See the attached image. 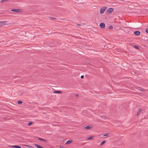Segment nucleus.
Here are the masks:
<instances>
[{
	"label": "nucleus",
	"instance_id": "obj_1",
	"mask_svg": "<svg viewBox=\"0 0 148 148\" xmlns=\"http://www.w3.org/2000/svg\"><path fill=\"white\" fill-rule=\"evenodd\" d=\"M9 21H0V23L1 24L0 25V26L2 27L4 25H8L9 24V23H8V22Z\"/></svg>",
	"mask_w": 148,
	"mask_h": 148
},
{
	"label": "nucleus",
	"instance_id": "obj_2",
	"mask_svg": "<svg viewBox=\"0 0 148 148\" xmlns=\"http://www.w3.org/2000/svg\"><path fill=\"white\" fill-rule=\"evenodd\" d=\"M107 8L105 6L103 7L100 10V13L101 14H103L105 10Z\"/></svg>",
	"mask_w": 148,
	"mask_h": 148
},
{
	"label": "nucleus",
	"instance_id": "obj_3",
	"mask_svg": "<svg viewBox=\"0 0 148 148\" xmlns=\"http://www.w3.org/2000/svg\"><path fill=\"white\" fill-rule=\"evenodd\" d=\"M114 11V9L112 8H110L107 10V12L108 13H111Z\"/></svg>",
	"mask_w": 148,
	"mask_h": 148
},
{
	"label": "nucleus",
	"instance_id": "obj_4",
	"mask_svg": "<svg viewBox=\"0 0 148 148\" xmlns=\"http://www.w3.org/2000/svg\"><path fill=\"white\" fill-rule=\"evenodd\" d=\"M99 26L101 28L103 29L105 27V25L104 23H101L100 24Z\"/></svg>",
	"mask_w": 148,
	"mask_h": 148
},
{
	"label": "nucleus",
	"instance_id": "obj_5",
	"mask_svg": "<svg viewBox=\"0 0 148 148\" xmlns=\"http://www.w3.org/2000/svg\"><path fill=\"white\" fill-rule=\"evenodd\" d=\"M11 11L12 12H20V9H13L11 10Z\"/></svg>",
	"mask_w": 148,
	"mask_h": 148
},
{
	"label": "nucleus",
	"instance_id": "obj_6",
	"mask_svg": "<svg viewBox=\"0 0 148 148\" xmlns=\"http://www.w3.org/2000/svg\"><path fill=\"white\" fill-rule=\"evenodd\" d=\"M12 147H14L16 148H21V147L19 145H15L11 146Z\"/></svg>",
	"mask_w": 148,
	"mask_h": 148
},
{
	"label": "nucleus",
	"instance_id": "obj_7",
	"mask_svg": "<svg viewBox=\"0 0 148 148\" xmlns=\"http://www.w3.org/2000/svg\"><path fill=\"white\" fill-rule=\"evenodd\" d=\"M140 32L138 31H135L134 32V34L136 35H139L140 34Z\"/></svg>",
	"mask_w": 148,
	"mask_h": 148
},
{
	"label": "nucleus",
	"instance_id": "obj_8",
	"mask_svg": "<svg viewBox=\"0 0 148 148\" xmlns=\"http://www.w3.org/2000/svg\"><path fill=\"white\" fill-rule=\"evenodd\" d=\"M35 145L38 148H44L43 147L40 146L37 144H35Z\"/></svg>",
	"mask_w": 148,
	"mask_h": 148
},
{
	"label": "nucleus",
	"instance_id": "obj_9",
	"mask_svg": "<svg viewBox=\"0 0 148 148\" xmlns=\"http://www.w3.org/2000/svg\"><path fill=\"white\" fill-rule=\"evenodd\" d=\"M38 139L42 141L45 142H46L47 141L45 139H43V138H39Z\"/></svg>",
	"mask_w": 148,
	"mask_h": 148
},
{
	"label": "nucleus",
	"instance_id": "obj_10",
	"mask_svg": "<svg viewBox=\"0 0 148 148\" xmlns=\"http://www.w3.org/2000/svg\"><path fill=\"white\" fill-rule=\"evenodd\" d=\"M106 142V141L105 140H103L101 143L100 145H103Z\"/></svg>",
	"mask_w": 148,
	"mask_h": 148
},
{
	"label": "nucleus",
	"instance_id": "obj_11",
	"mask_svg": "<svg viewBox=\"0 0 148 148\" xmlns=\"http://www.w3.org/2000/svg\"><path fill=\"white\" fill-rule=\"evenodd\" d=\"M72 142L71 140H68L65 143V144L67 145L70 143Z\"/></svg>",
	"mask_w": 148,
	"mask_h": 148
},
{
	"label": "nucleus",
	"instance_id": "obj_12",
	"mask_svg": "<svg viewBox=\"0 0 148 148\" xmlns=\"http://www.w3.org/2000/svg\"><path fill=\"white\" fill-rule=\"evenodd\" d=\"M141 111V110L140 109L137 112V116H138L139 115V114L140 113Z\"/></svg>",
	"mask_w": 148,
	"mask_h": 148
},
{
	"label": "nucleus",
	"instance_id": "obj_13",
	"mask_svg": "<svg viewBox=\"0 0 148 148\" xmlns=\"http://www.w3.org/2000/svg\"><path fill=\"white\" fill-rule=\"evenodd\" d=\"M54 93H61L62 92L60 91H55L54 92Z\"/></svg>",
	"mask_w": 148,
	"mask_h": 148
},
{
	"label": "nucleus",
	"instance_id": "obj_14",
	"mask_svg": "<svg viewBox=\"0 0 148 148\" xmlns=\"http://www.w3.org/2000/svg\"><path fill=\"white\" fill-rule=\"evenodd\" d=\"M85 128L86 129H89V130L91 129V127H90L89 126H86L85 127Z\"/></svg>",
	"mask_w": 148,
	"mask_h": 148
},
{
	"label": "nucleus",
	"instance_id": "obj_15",
	"mask_svg": "<svg viewBox=\"0 0 148 148\" xmlns=\"http://www.w3.org/2000/svg\"><path fill=\"white\" fill-rule=\"evenodd\" d=\"M93 136H91V137H88V138H87V140H91V139L93 138Z\"/></svg>",
	"mask_w": 148,
	"mask_h": 148
},
{
	"label": "nucleus",
	"instance_id": "obj_16",
	"mask_svg": "<svg viewBox=\"0 0 148 148\" xmlns=\"http://www.w3.org/2000/svg\"><path fill=\"white\" fill-rule=\"evenodd\" d=\"M113 27L112 26H110L109 27V28L110 29H113Z\"/></svg>",
	"mask_w": 148,
	"mask_h": 148
},
{
	"label": "nucleus",
	"instance_id": "obj_17",
	"mask_svg": "<svg viewBox=\"0 0 148 148\" xmlns=\"http://www.w3.org/2000/svg\"><path fill=\"white\" fill-rule=\"evenodd\" d=\"M18 104H21L22 103V102L21 101H18Z\"/></svg>",
	"mask_w": 148,
	"mask_h": 148
},
{
	"label": "nucleus",
	"instance_id": "obj_18",
	"mask_svg": "<svg viewBox=\"0 0 148 148\" xmlns=\"http://www.w3.org/2000/svg\"><path fill=\"white\" fill-rule=\"evenodd\" d=\"M134 47H135V48L136 49H139V47L138 46H136V45L134 46Z\"/></svg>",
	"mask_w": 148,
	"mask_h": 148
},
{
	"label": "nucleus",
	"instance_id": "obj_19",
	"mask_svg": "<svg viewBox=\"0 0 148 148\" xmlns=\"http://www.w3.org/2000/svg\"><path fill=\"white\" fill-rule=\"evenodd\" d=\"M32 123H33L32 122H30L28 124V125H32Z\"/></svg>",
	"mask_w": 148,
	"mask_h": 148
},
{
	"label": "nucleus",
	"instance_id": "obj_20",
	"mask_svg": "<svg viewBox=\"0 0 148 148\" xmlns=\"http://www.w3.org/2000/svg\"><path fill=\"white\" fill-rule=\"evenodd\" d=\"M8 0H2L1 1V2H2V3H3V2L5 1H8Z\"/></svg>",
	"mask_w": 148,
	"mask_h": 148
},
{
	"label": "nucleus",
	"instance_id": "obj_21",
	"mask_svg": "<svg viewBox=\"0 0 148 148\" xmlns=\"http://www.w3.org/2000/svg\"><path fill=\"white\" fill-rule=\"evenodd\" d=\"M108 135H109V134H105V135H103V136H108Z\"/></svg>",
	"mask_w": 148,
	"mask_h": 148
},
{
	"label": "nucleus",
	"instance_id": "obj_22",
	"mask_svg": "<svg viewBox=\"0 0 148 148\" xmlns=\"http://www.w3.org/2000/svg\"><path fill=\"white\" fill-rule=\"evenodd\" d=\"M146 32L147 33H148V28L146 29Z\"/></svg>",
	"mask_w": 148,
	"mask_h": 148
},
{
	"label": "nucleus",
	"instance_id": "obj_23",
	"mask_svg": "<svg viewBox=\"0 0 148 148\" xmlns=\"http://www.w3.org/2000/svg\"><path fill=\"white\" fill-rule=\"evenodd\" d=\"M141 91L142 92H143L144 91V90L143 89H141Z\"/></svg>",
	"mask_w": 148,
	"mask_h": 148
},
{
	"label": "nucleus",
	"instance_id": "obj_24",
	"mask_svg": "<svg viewBox=\"0 0 148 148\" xmlns=\"http://www.w3.org/2000/svg\"><path fill=\"white\" fill-rule=\"evenodd\" d=\"M81 77L82 79L84 77V76L83 75H82Z\"/></svg>",
	"mask_w": 148,
	"mask_h": 148
},
{
	"label": "nucleus",
	"instance_id": "obj_25",
	"mask_svg": "<svg viewBox=\"0 0 148 148\" xmlns=\"http://www.w3.org/2000/svg\"><path fill=\"white\" fill-rule=\"evenodd\" d=\"M53 19H56L55 18H53Z\"/></svg>",
	"mask_w": 148,
	"mask_h": 148
},
{
	"label": "nucleus",
	"instance_id": "obj_26",
	"mask_svg": "<svg viewBox=\"0 0 148 148\" xmlns=\"http://www.w3.org/2000/svg\"><path fill=\"white\" fill-rule=\"evenodd\" d=\"M78 96V95H76V96L77 97Z\"/></svg>",
	"mask_w": 148,
	"mask_h": 148
},
{
	"label": "nucleus",
	"instance_id": "obj_27",
	"mask_svg": "<svg viewBox=\"0 0 148 148\" xmlns=\"http://www.w3.org/2000/svg\"><path fill=\"white\" fill-rule=\"evenodd\" d=\"M60 148H63V147H60Z\"/></svg>",
	"mask_w": 148,
	"mask_h": 148
},
{
	"label": "nucleus",
	"instance_id": "obj_28",
	"mask_svg": "<svg viewBox=\"0 0 148 148\" xmlns=\"http://www.w3.org/2000/svg\"><path fill=\"white\" fill-rule=\"evenodd\" d=\"M77 25H78V26H79V25H79V24H77Z\"/></svg>",
	"mask_w": 148,
	"mask_h": 148
}]
</instances>
